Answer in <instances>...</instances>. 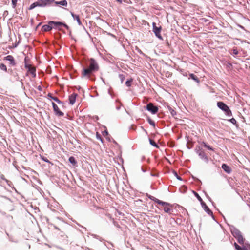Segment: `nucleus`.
<instances>
[{
    "instance_id": "f257e3e1",
    "label": "nucleus",
    "mask_w": 250,
    "mask_h": 250,
    "mask_svg": "<svg viewBox=\"0 0 250 250\" xmlns=\"http://www.w3.org/2000/svg\"><path fill=\"white\" fill-rule=\"evenodd\" d=\"M89 66L87 68H84L83 71V75L86 76L89 75L91 73L98 69V66L96 61L93 59H91L89 61Z\"/></svg>"
},
{
    "instance_id": "f03ea898",
    "label": "nucleus",
    "mask_w": 250,
    "mask_h": 250,
    "mask_svg": "<svg viewBox=\"0 0 250 250\" xmlns=\"http://www.w3.org/2000/svg\"><path fill=\"white\" fill-rule=\"evenodd\" d=\"M54 25V26L58 27L60 25H63L66 28H68V26L62 22H55V21H50L49 22V25H43L42 27V30L44 31H48L52 29V25Z\"/></svg>"
},
{
    "instance_id": "7ed1b4c3",
    "label": "nucleus",
    "mask_w": 250,
    "mask_h": 250,
    "mask_svg": "<svg viewBox=\"0 0 250 250\" xmlns=\"http://www.w3.org/2000/svg\"><path fill=\"white\" fill-rule=\"evenodd\" d=\"M231 233L240 244H244V239L243 238L241 232L239 230L236 228H233L231 229Z\"/></svg>"
},
{
    "instance_id": "20e7f679",
    "label": "nucleus",
    "mask_w": 250,
    "mask_h": 250,
    "mask_svg": "<svg viewBox=\"0 0 250 250\" xmlns=\"http://www.w3.org/2000/svg\"><path fill=\"white\" fill-rule=\"evenodd\" d=\"M217 106L222 110L224 111L227 115L229 116L231 114V111L229 109V107L224 103L222 102H218L217 103Z\"/></svg>"
},
{
    "instance_id": "39448f33",
    "label": "nucleus",
    "mask_w": 250,
    "mask_h": 250,
    "mask_svg": "<svg viewBox=\"0 0 250 250\" xmlns=\"http://www.w3.org/2000/svg\"><path fill=\"white\" fill-rule=\"evenodd\" d=\"M54 2V0H38L37 5L39 7H45L50 5Z\"/></svg>"
},
{
    "instance_id": "423d86ee",
    "label": "nucleus",
    "mask_w": 250,
    "mask_h": 250,
    "mask_svg": "<svg viewBox=\"0 0 250 250\" xmlns=\"http://www.w3.org/2000/svg\"><path fill=\"white\" fill-rule=\"evenodd\" d=\"M153 31L154 32L155 35L159 39H162V37L160 34L161 27H158L156 26V23L153 22Z\"/></svg>"
},
{
    "instance_id": "0eeeda50",
    "label": "nucleus",
    "mask_w": 250,
    "mask_h": 250,
    "mask_svg": "<svg viewBox=\"0 0 250 250\" xmlns=\"http://www.w3.org/2000/svg\"><path fill=\"white\" fill-rule=\"evenodd\" d=\"M146 109L152 114H155L158 111V108L153 105L152 103L148 104L146 106Z\"/></svg>"
},
{
    "instance_id": "6e6552de",
    "label": "nucleus",
    "mask_w": 250,
    "mask_h": 250,
    "mask_svg": "<svg viewBox=\"0 0 250 250\" xmlns=\"http://www.w3.org/2000/svg\"><path fill=\"white\" fill-rule=\"evenodd\" d=\"M234 245L237 250H248L249 249H250V245L248 244H245V245H243V248H241L236 243H235Z\"/></svg>"
},
{
    "instance_id": "1a4fd4ad",
    "label": "nucleus",
    "mask_w": 250,
    "mask_h": 250,
    "mask_svg": "<svg viewBox=\"0 0 250 250\" xmlns=\"http://www.w3.org/2000/svg\"><path fill=\"white\" fill-rule=\"evenodd\" d=\"M52 105L54 110L57 115L60 116H62L63 115V112L59 110L58 106L54 103H52Z\"/></svg>"
},
{
    "instance_id": "9d476101",
    "label": "nucleus",
    "mask_w": 250,
    "mask_h": 250,
    "mask_svg": "<svg viewBox=\"0 0 250 250\" xmlns=\"http://www.w3.org/2000/svg\"><path fill=\"white\" fill-rule=\"evenodd\" d=\"M4 60L10 62V63L11 65L14 66L15 64L14 58L11 55H8L4 58Z\"/></svg>"
},
{
    "instance_id": "9b49d317",
    "label": "nucleus",
    "mask_w": 250,
    "mask_h": 250,
    "mask_svg": "<svg viewBox=\"0 0 250 250\" xmlns=\"http://www.w3.org/2000/svg\"><path fill=\"white\" fill-rule=\"evenodd\" d=\"M153 201H154L157 203H158V204H159L160 205H161L163 207L164 206H170V204H169V203H168L167 202H163V201H162L161 200H158L157 198H154V199H153Z\"/></svg>"
},
{
    "instance_id": "f8f14e48",
    "label": "nucleus",
    "mask_w": 250,
    "mask_h": 250,
    "mask_svg": "<svg viewBox=\"0 0 250 250\" xmlns=\"http://www.w3.org/2000/svg\"><path fill=\"white\" fill-rule=\"evenodd\" d=\"M201 204L202 205V208L204 209L205 211L207 213H208V214H212V212L210 210L209 208L208 207V206L206 205V204L204 202H202Z\"/></svg>"
},
{
    "instance_id": "ddd939ff",
    "label": "nucleus",
    "mask_w": 250,
    "mask_h": 250,
    "mask_svg": "<svg viewBox=\"0 0 250 250\" xmlns=\"http://www.w3.org/2000/svg\"><path fill=\"white\" fill-rule=\"evenodd\" d=\"M56 5H60L66 7L67 6V2L65 0H62L60 1H55L54 2Z\"/></svg>"
},
{
    "instance_id": "4468645a",
    "label": "nucleus",
    "mask_w": 250,
    "mask_h": 250,
    "mask_svg": "<svg viewBox=\"0 0 250 250\" xmlns=\"http://www.w3.org/2000/svg\"><path fill=\"white\" fill-rule=\"evenodd\" d=\"M71 14V15L73 17L74 20H76L77 21L78 24L79 25H81L82 24V22L80 20L79 16L75 15L73 13H72V12Z\"/></svg>"
},
{
    "instance_id": "2eb2a0df",
    "label": "nucleus",
    "mask_w": 250,
    "mask_h": 250,
    "mask_svg": "<svg viewBox=\"0 0 250 250\" xmlns=\"http://www.w3.org/2000/svg\"><path fill=\"white\" fill-rule=\"evenodd\" d=\"M76 95H72L71 96H70L69 97V102H70V104L72 105H73L74 103L75 102V101H76Z\"/></svg>"
},
{
    "instance_id": "dca6fc26",
    "label": "nucleus",
    "mask_w": 250,
    "mask_h": 250,
    "mask_svg": "<svg viewBox=\"0 0 250 250\" xmlns=\"http://www.w3.org/2000/svg\"><path fill=\"white\" fill-rule=\"evenodd\" d=\"M222 167L226 172L228 173H230L231 171L229 167L227 166L226 164H223Z\"/></svg>"
},
{
    "instance_id": "f3484780",
    "label": "nucleus",
    "mask_w": 250,
    "mask_h": 250,
    "mask_svg": "<svg viewBox=\"0 0 250 250\" xmlns=\"http://www.w3.org/2000/svg\"><path fill=\"white\" fill-rule=\"evenodd\" d=\"M171 207V205L170 204V206H164V210L166 212L170 213L172 210Z\"/></svg>"
},
{
    "instance_id": "a211bd4d",
    "label": "nucleus",
    "mask_w": 250,
    "mask_h": 250,
    "mask_svg": "<svg viewBox=\"0 0 250 250\" xmlns=\"http://www.w3.org/2000/svg\"><path fill=\"white\" fill-rule=\"evenodd\" d=\"M28 72L33 76V77H35L36 73L35 68L29 67L28 69Z\"/></svg>"
},
{
    "instance_id": "6ab92c4d",
    "label": "nucleus",
    "mask_w": 250,
    "mask_h": 250,
    "mask_svg": "<svg viewBox=\"0 0 250 250\" xmlns=\"http://www.w3.org/2000/svg\"><path fill=\"white\" fill-rule=\"evenodd\" d=\"M69 161L73 165H75L76 163L75 158L73 157H70L69 158Z\"/></svg>"
},
{
    "instance_id": "aec40b11",
    "label": "nucleus",
    "mask_w": 250,
    "mask_h": 250,
    "mask_svg": "<svg viewBox=\"0 0 250 250\" xmlns=\"http://www.w3.org/2000/svg\"><path fill=\"white\" fill-rule=\"evenodd\" d=\"M37 6H38V5H37V1L36 2H35L33 3H32V4L30 5V7H29V10H32V9H34V8H35V7H37Z\"/></svg>"
},
{
    "instance_id": "412c9836",
    "label": "nucleus",
    "mask_w": 250,
    "mask_h": 250,
    "mask_svg": "<svg viewBox=\"0 0 250 250\" xmlns=\"http://www.w3.org/2000/svg\"><path fill=\"white\" fill-rule=\"evenodd\" d=\"M37 6H38V5H37V1L36 2H35L33 3H32V4L30 5V7H29V10H32V9H34V8H35V7H37Z\"/></svg>"
},
{
    "instance_id": "4be33fe9",
    "label": "nucleus",
    "mask_w": 250,
    "mask_h": 250,
    "mask_svg": "<svg viewBox=\"0 0 250 250\" xmlns=\"http://www.w3.org/2000/svg\"><path fill=\"white\" fill-rule=\"evenodd\" d=\"M0 68L1 70H3L4 71H7V67L3 63L0 64Z\"/></svg>"
},
{
    "instance_id": "5701e85b",
    "label": "nucleus",
    "mask_w": 250,
    "mask_h": 250,
    "mask_svg": "<svg viewBox=\"0 0 250 250\" xmlns=\"http://www.w3.org/2000/svg\"><path fill=\"white\" fill-rule=\"evenodd\" d=\"M149 142H150V144L151 145H152V146H155V147H158L157 145L156 144V143L154 141H153V140H152L150 139V140H149Z\"/></svg>"
},
{
    "instance_id": "b1692460",
    "label": "nucleus",
    "mask_w": 250,
    "mask_h": 250,
    "mask_svg": "<svg viewBox=\"0 0 250 250\" xmlns=\"http://www.w3.org/2000/svg\"><path fill=\"white\" fill-rule=\"evenodd\" d=\"M194 193L195 194V195L196 196V197L197 198V199L199 200V201H200L201 202V203L202 202H203L202 201V198H201V197L198 194H197V193L194 192Z\"/></svg>"
},
{
    "instance_id": "393cba45",
    "label": "nucleus",
    "mask_w": 250,
    "mask_h": 250,
    "mask_svg": "<svg viewBox=\"0 0 250 250\" xmlns=\"http://www.w3.org/2000/svg\"><path fill=\"white\" fill-rule=\"evenodd\" d=\"M203 145H204V146L205 147H207L208 149L210 150H213V148L211 147H210L206 143H204Z\"/></svg>"
},
{
    "instance_id": "a878e982",
    "label": "nucleus",
    "mask_w": 250,
    "mask_h": 250,
    "mask_svg": "<svg viewBox=\"0 0 250 250\" xmlns=\"http://www.w3.org/2000/svg\"><path fill=\"white\" fill-rule=\"evenodd\" d=\"M17 2V0H12V3L13 8H15L16 7Z\"/></svg>"
},
{
    "instance_id": "bb28decb",
    "label": "nucleus",
    "mask_w": 250,
    "mask_h": 250,
    "mask_svg": "<svg viewBox=\"0 0 250 250\" xmlns=\"http://www.w3.org/2000/svg\"><path fill=\"white\" fill-rule=\"evenodd\" d=\"M190 77L192 79H193L194 80L196 81V82H198V79H197V78L193 74H191L190 75Z\"/></svg>"
},
{
    "instance_id": "cd10ccee",
    "label": "nucleus",
    "mask_w": 250,
    "mask_h": 250,
    "mask_svg": "<svg viewBox=\"0 0 250 250\" xmlns=\"http://www.w3.org/2000/svg\"><path fill=\"white\" fill-rule=\"evenodd\" d=\"M132 82V80H127L126 83H125V84L127 86H130V85H131V83Z\"/></svg>"
},
{
    "instance_id": "c85d7f7f",
    "label": "nucleus",
    "mask_w": 250,
    "mask_h": 250,
    "mask_svg": "<svg viewBox=\"0 0 250 250\" xmlns=\"http://www.w3.org/2000/svg\"><path fill=\"white\" fill-rule=\"evenodd\" d=\"M108 135V132L107 131H105L103 132V135L104 137Z\"/></svg>"
},
{
    "instance_id": "c756f323",
    "label": "nucleus",
    "mask_w": 250,
    "mask_h": 250,
    "mask_svg": "<svg viewBox=\"0 0 250 250\" xmlns=\"http://www.w3.org/2000/svg\"><path fill=\"white\" fill-rule=\"evenodd\" d=\"M53 99L54 101H55L56 102H58V103H60V100H59L57 98H56V97H54V98H53Z\"/></svg>"
},
{
    "instance_id": "7c9ffc66",
    "label": "nucleus",
    "mask_w": 250,
    "mask_h": 250,
    "mask_svg": "<svg viewBox=\"0 0 250 250\" xmlns=\"http://www.w3.org/2000/svg\"><path fill=\"white\" fill-rule=\"evenodd\" d=\"M238 52L236 49H233V54L234 55H237L238 54Z\"/></svg>"
},
{
    "instance_id": "2f4dec72",
    "label": "nucleus",
    "mask_w": 250,
    "mask_h": 250,
    "mask_svg": "<svg viewBox=\"0 0 250 250\" xmlns=\"http://www.w3.org/2000/svg\"><path fill=\"white\" fill-rule=\"evenodd\" d=\"M149 122L150 125H151L153 126H154V122L151 120H149Z\"/></svg>"
},
{
    "instance_id": "473e14b6",
    "label": "nucleus",
    "mask_w": 250,
    "mask_h": 250,
    "mask_svg": "<svg viewBox=\"0 0 250 250\" xmlns=\"http://www.w3.org/2000/svg\"><path fill=\"white\" fill-rule=\"evenodd\" d=\"M230 121L233 124H234L236 122V120L234 118L231 119Z\"/></svg>"
},
{
    "instance_id": "72a5a7b5",
    "label": "nucleus",
    "mask_w": 250,
    "mask_h": 250,
    "mask_svg": "<svg viewBox=\"0 0 250 250\" xmlns=\"http://www.w3.org/2000/svg\"><path fill=\"white\" fill-rule=\"evenodd\" d=\"M175 176H176L177 178L180 180H181V178L178 176L177 174L175 173Z\"/></svg>"
},
{
    "instance_id": "f704fd0d",
    "label": "nucleus",
    "mask_w": 250,
    "mask_h": 250,
    "mask_svg": "<svg viewBox=\"0 0 250 250\" xmlns=\"http://www.w3.org/2000/svg\"><path fill=\"white\" fill-rule=\"evenodd\" d=\"M119 2H121L122 0H117Z\"/></svg>"
},
{
    "instance_id": "c9c22d12",
    "label": "nucleus",
    "mask_w": 250,
    "mask_h": 250,
    "mask_svg": "<svg viewBox=\"0 0 250 250\" xmlns=\"http://www.w3.org/2000/svg\"><path fill=\"white\" fill-rule=\"evenodd\" d=\"M44 161H46V162H49L48 160H47L46 159H43Z\"/></svg>"
}]
</instances>
